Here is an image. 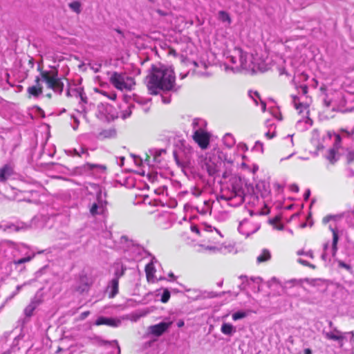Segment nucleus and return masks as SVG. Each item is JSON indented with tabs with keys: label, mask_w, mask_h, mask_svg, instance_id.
Returning <instances> with one entry per match:
<instances>
[{
	"label": "nucleus",
	"mask_w": 354,
	"mask_h": 354,
	"mask_svg": "<svg viewBox=\"0 0 354 354\" xmlns=\"http://www.w3.org/2000/svg\"><path fill=\"white\" fill-rule=\"evenodd\" d=\"M266 136L267 138H268L269 139H270V138H273L274 135H273V134H272V135H271L270 132H267V133H266Z\"/></svg>",
	"instance_id": "obj_64"
},
{
	"label": "nucleus",
	"mask_w": 354,
	"mask_h": 354,
	"mask_svg": "<svg viewBox=\"0 0 354 354\" xmlns=\"http://www.w3.org/2000/svg\"><path fill=\"white\" fill-rule=\"evenodd\" d=\"M291 190L294 191L295 192H299V187L296 185H291Z\"/></svg>",
	"instance_id": "obj_57"
},
{
	"label": "nucleus",
	"mask_w": 354,
	"mask_h": 354,
	"mask_svg": "<svg viewBox=\"0 0 354 354\" xmlns=\"http://www.w3.org/2000/svg\"><path fill=\"white\" fill-rule=\"evenodd\" d=\"M102 93H103V95L107 96L109 98H110L112 100H115L117 97V95L115 93H111V95H108L105 91H102Z\"/></svg>",
	"instance_id": "obj_49"
},
{
	"label": "nucleus",
	"mask_w": 354,
	"mask_h": 354,
	"mask_svg": "<svg viewBox=\"0 0 354 354\" xmlns=\"http://www.w3.org/2000/svg\"><path fill=\"white\" fill-rule=\"evenodd\" d=\"M106 205L105 195L102 196V192L100 190L96 195L95 201L91 205L90 213L92 216L101 214L103 213Z\"/></svg>",
	"instance_id": "obj_7"
},
{
	"label": "nucleus",
	"mask_w": 354,
	"mask_h": 354,
	"mask_svg": "<svg viewBox=\"0 0 354 354\" xmlns=\"http://www.w3.org/2000/svg\"><path fill=\"white\" fill-rule=\"evenodd\" d=\"M131 106H129L128 107V110H126L123 112L122 117V118L125 119V118L129 117L131 115Z\"/></svg>",
	"instance_id": "obj_47"
},
{
	"label": "nucleus",
	"mask_w": 354,
	"mask_h": 354,
	"mask_svg": "<svg viewBox=\"0 0 354 354\" xmlns=\"http://www.w3.org/2000/svg\"><path fill=\"white\" fill-rule=\"evenodd\" d=\"M125 270L126 268L124 267L123 265L116 263L115 266V272L113 279H117L118 281H119V279L124 275Z\"/></svg>",
	"instance_id": "obj_27"
},
{
	"label": "nucleus",
	"mask_w": 354,
	"mask_h": 354,
	"mask_svg": "<svg viewBox=\"0 0 354 354\" xmlns=\"http://www.w3.org/2000/svg\"><path fill=\"white\" fill-rule=\"evenodd\" d=\"M30 283L29 282H25L24 284L22 285H18L17 287H16V290L8 297L9 299H12L15 295H17L19 292L20 290H21V288L27 285V284H29Z\"/></svg>",
	"instance_id": "obj_41"
},
{
	"label": "nucleus",
	"mask_w": 354,
	"mask_h": 354,
	"mask_svg": "<svg viewBox=\"0 0 354 354\" xmlns=\"http://www.w3.org/2000/svg\"><path fill=\"white\" fill-rule=\"evenodd\" d=\"M304 354H312V351L310 348H306L304 350Z\"/></svg>",
	"instance_id": "obj_61"
},
{
	"label": "nucleus",
	"mask_w": 354,
	"mask_h": 354,
	"mask_svg": "<svg viewBox=\"0 0 354 354\" xmlns=\"http://www.w3.org/2000/svg\"><path fill=\"white\" fill-rule=\"evenodd\" d=\"M338 266L340 268H343L346 269L348 271H351L352 270V268H351V266L350 265L346 264V263H345L344 262H343L342 261H338Z\"/></svg>",
	"instance_id": "obj_44"
},
{
	"label": "nucleus",
	"mask_w": 354,
	"mask_h": 354,
	"mask_svg": "<svg viewBox=\"0 0 354 354\" xmlns=\"http://www.w3.org/2000/svg\"><path fill=\"white\" fill-rule=\"evenodd\" d=\"M246 315H247L246 313L239 311V312L234 313L232 315V319L234 320H238V319L244 318L245 317H246Z\"/></svg>",
	"instance_id": "obj_40"
},
{
	"label": "nucleus",
	"mask_w": 354,
	"mask_h": 354,
	"mask_svg": "<svg viewBox=\"0 0 354 354\" xmlns=\"http://www.w3.org/2000/svg\"><path fill=\"white\" fill-rule=\"evenodd\" d=\"M85 167H88L89 169H93L94 167H96L97 165H91V164H86V165H85Z\"/></svg>",
	"instance_id": "obj_63"
},
{
	"label": "nucleus",
	"mask_w": 354,
	"mask_h": 354,
	"mask_svg": "<svg viewBox=\"0 0 354 354\" xmlns=\"http://www.w3.org/2000/svg\"><path fill=\"white\" fill-rule=\"evenodd\" d=\"M34 257H35V254H32V256H28V257H26L24 258L19 259L18 260H15L13 261V263L15 265L25 263L30 261L33 259Z\"/></svg>",
	"instance_id": "obj_37"
},
{
	"label": "nucleus",
	"mask_w": 354,
	"mask_h": 354,
	"mask_svg": "<svg viewBox=\"0 0 354 354\" xmlns=\"http://www.w3.org/2000/svg\"><path fill=\"white\" fill-rule=\"evenodd\" d=\"M69 8L76 12L77 14H80L82 11L81 9V3L79 1H74L68 4Z\"/></svg>",
	"instance_id": "obj_31"
},
{
	"label": "nucleus",
	"mask_w": 354,
	"mask_h": 354,
	"mask_svg": "<svg viewBox=\"0 0 354 354\" xmlns=\"http://www.w3.org/2000/svg\"><path fill=\"white\" fill-rule=\"evenodd\" d=\"M218 19L223 23L230 26L232 23V19L228 12L224 10H220L218 12Z\"/></svg>",
	"instance_id": "obj_21"
},
{
	"label": "nucleus",
	"mask_w": 354,
	"mask_h": 354,
	"mask_svg": "<svg viewBox=\"0 0 354 354\" xmlns=\"http://www.w3.org/2000/svg\"><path fill=\"white\" fill-rule=\"evenodd\" d=\"M258 146L261 147V151H263V144L259 141H257L255 143V147H258Z\"/></svg>",
	"instance_id": "obj_59"
},
{
	"label": "nucleus",
	"mask_w": 354,
	"mask_h": 354,
	"mask_svg": "<svg viewBox=\"0 0 354 354\" xmlns=\"http://www.w3.org/2000/svg\"><path fill=\"white\" fill-rule=\"evenodd\" d=\"M271 259V254L267 249H263L261 254L257 257V261L258 263L266 262Z\"/></svg>",
	"instance_id": "obj_23"
},
{
	"label": "nucleus",
	"mask_w": 354,
	"mask_h": 354,
	"mask_svg": "<svg viewBox=\"0 0 354 354\" xmlns=\"http://www.w3.org/2000/svg\"><path fill=\"white\" fill-rule=\"evenodd\" d=\"M14 174V167L10 164H6L0 167V183H5Z\"/></svg>",
	"instance_id": "obj_15"
},
{
	"label": "nucleus",
	"mask_w": 354,
	"mask_h": 354,
	"mask_svg": "<svg viewBox=\"0 0 354 354\" xmlns=\"http://www.w3.org/2000/svg\"><path fill=\"white\" fill-rule=\"evenodd\" d=\"M95 324L97 326L107 325L112 327H118L121 324V320L119 319L100 317L95 321Z\"/></svg>",
	"instance_id": "obj_17"
},
{
	"label": "nucleus",
	"mask_w": 354,
	"mask_h": 354,
	"mask_svg": "<svg viewBox=\"0 0 354 354\" xmlns=\"http://www.w3.org/2000/svg\"><path fill=\"white\" fill-rule=\"evenodd\" d=\"M270 68L268 58L263 59L261 56L258 54L254 55V70L253 71H259L264 72Z\"/></svg>",
	"instance_id": "obj_12"
},
{
	"label": "nucleus",
	"mask_w": 354,
	"mask_h": 354,
	"mask_svg": "<svg viewBox=\"0 0 354 354\" xmlns=\"http://www.w3.org/2000/svg\"><path fill=\"white\" fill-rule=\"evenodd\" d=\"M323 335L327 339L337 341L340 344V346L343 344V340L344 336L342 333L338 330L337 328H333L332 331H323Z\"/></svg>",
	"instance_id": "obj_14"
},
{
	"label": "nucleus",
	"mask_w": 354,
	"mask_h": 354,
	"mask_svg": "<svg viewBox=\"0 0 354 354\" xmlns=\"http://www.w3.org/2000/svg\"><path fill=\"white\" fill-rule=\"evenodd\" d=\"M248 95L251 99H252L256 105H258V100H259L260 101L261 100L259 93L257 91L253 92L252 91H250L248 92Z\"/></svg>",
	"instance_id": "obj_35"
},
{
	"label": "nucleus",
	"mask_w": 354,
	"mask_h": 354,
	"mask_svg": "<svg viewBox=\"0 0 354 354\" xmlns=\"http://www.w3.org/2000/svg\"><path fill=\"white\" fill-rule=\"evenodd\" d=\"M199 164L203 171H205L209 176H213L219 171L222 162L216 154L208 153L201 158Z\"/></svg>",
	"instance_id": "obj_4"
},
{
	"label": "nucleus",
	"mask_w": 354,
	"mask_h": 354,
	"mask_svg": "<svg viewBox=\"0 0 354 354\" xmlns=\"http://www.w3.org/2000/svg\"><path fill=\"white\" fill-rule=\"evenodd\" d=\"M145 272H146L147 278L148 280H149L150 278L153 276V274L155 272V269H154L152 263H149L146 266Z\"/></svg>",
	"instance_id": "obj_32"
},
{
	"label": "nucleus",
	"mask_w": 354,
	"mask_h": 354,
	"mask_svg": "<svg viewBox=\"0 0 354 354\" xmlns=\"http://www.w3.org/2000/svg\"><path fill=\"white\" fill-rule=\"evenodd\" d=\"M254 55H249L243 52V64L241 65V69L252 71L254 70Z\"/></svg>",
	"instance_id": "obj_18"
},
{
	"label": "nucleus",
	"mask_w": 354,
	"mask_h": 354,
	"mask_svg": "<svg viewBox=\"0 0 354 354\" xmlns=\"http://www.w3.org/2000/svg\"><path fill=\"white\" fill-rule=\"evenodd\" d=\"M223 142L227 147H232L235 144V140L231 134L226 133L223 138Z\"/></svg>",
	"instance_id": "obj_29"
},
{
	"label": "nucleus",
	"mask_w": 354,
	"mask_h": 354,
	"mask_svg": "<svg viewBox=\"0 0 354 354\" xmlns=\"http://www.w3.org/2000/svg\"><path fill=\"white\" fill-rule=\"evenodd\" d=\"M310 195V191L309 189H308L306 192V193L304 194V200L307 201L309 198Z\"/></svg>",
	"instance_id": "obj_55"
},
{
	"label": "nucleus",
	"mask_w": 354,
	"mask_h": 354,
	"mask_svg": "<svg viewBox=\"0 0 354 354\" xmlns=\"http://www.w3.org/2000/svg\"><path fill=\"white\" fill-rule=\"evenodd\" d=\"M292 102L294 106L297 110H299V112L302 111V109L304 107V105L302 103L298 102V97L296 95H292Z\"/></svg>",
	"instance_id": "obj_36"
},
{
	"label": "nucleus",
	"mask_w": 354,
	"mask_h": 354,
	"mask_svg": "<svg viewBox=\"0 0 354 354\" xmlns=\"http://www.w3.org/2000/svg\"><path fill=\"white\" fill-rule=\"evenodd\" d=\"M324 104L326 107H329L330 106V101L325 99L324 100Z\"/></svg>",
	"instance_id": "obj_58"
},
{
	"label": "nucleus",
	"mask_w": 354,
	"mask_h": 354,
	"mask_svg": "<svg viewBox=\"0 0 354 354\" xmlns=\"http://www.w3.org/2000/svg\"><path fill=\"white\" fill-rule=\"evenodd\" d=\"M261 110L263 112L266 111V104L264 101L261 100Z\"/></svg>",
	"instance_id": "obj_54"
},
{
	"label": "nucleus",
	"mask_w": 354,
	"mask_h": 354,
	"mask_svg": "<svg viewBox=\"0 0 354 354\" xmlns=\"http://www.w3.org/2000/svg\"><path fill=\"white\" fill-rule=\"evenodd\" d=\"M145 84L151 95H157L160 91L176 92L178 90L173 68L160 64L151 65L145 77Z\"/></svg>",
	"instance_id": "obj_1"
},
{
	"label": "nucleus",
	"mask_w": 354,
	"mask_h": 354,
	"mask_svg": "<svg viewBox=\"0 0 354 354\" xmlns=\"http://www.w3.org/2000/svg\"><path fill=\"white\" fill-rule=\"evenodd\" d=\"M211 202L209 201H205L203 202V206L201 208V212L203 214L211 212Z\"/></svg>",
	"instance_id": "obj_34"
},
{
	"label": "nucleus",
	"mask_w": 354,
	"mask_h": 354,
	"mask_svg": "<svg viewBox=\"0 0 354 354\" xmlns=\"http://www.w3.org/2000/svg\"><path fill=\"white\" fill-rule=\"evenodd\" d=\"M89 315H90L89 311L83 312L82 313H81V315L80 316V319L81 320H83V319H86V317H87Z\"/></svg>",
	"instance_id": "obj_50"
},
{
	"label": "nucleus",
	"mask_w": 354,
	"mask_h": 354,
	"mask_svg": "<svg viewBox=\"0 0 354 354\" xmlns=\"http://www.w3.org/2000/svg\"><path fill=\"white\" fill-rule=\"evenodd\" d=\"M201 246L203 247L205 250H208L210 252H213V253H216V252H220L221 250V247L216 245H207V246L201 245Z\"/></svg>",
	"instance_id": "obj_38"
},
{
	"label": "nucleus",
	"mask_w": 354,
	"mask_h": 354,
	"mask_svg": "<svg viewBox=\"0 0 354 354\" xmlns=\"http://www.w3.org/2000/svg\"><path fill=\"white\" fill-rule=\"evenodd\" d=\"M109 81L111 84L120 91L131 90L135 84L132 77H129L125 73L118 72H113L111 74Z\"/></svg>",
	"instance_id": "obj_5"
},
{
	"label": "nucleus",
	"mask_w": 354,
	"mask_h": 354,
	"mask_svg": "<svg viewBox=\"0 0 354 354\" xmlns=\"http://www.w3.org/2000/svg\"><path fill=\"white\" fill-rule=\"evenodd\" d=\"M44 82L48 88L52 89L54 92L61 94L64 89V84L58 76L57 70L41 71L40 75L35 78L36 85L29 86L27 88L28 97H38L42 94L43 88L40 85V82Z\"/></svg>",
	"instance_id": "obj_2"
},
{
	"label": "nucleus",
	"mask_w": 354,
	"mask_h": 354,
	"mask_svg": "<svg viewBox=\"0 0 354 354\" xmlns=\"http://www.w3.org/2000/svg\"><path fill=\"white\" fill-rule=\"evenodd\" d=\"M248 225V222L246 221H243L241 222L239 226V231L242 234H245L247 236L249 235V232H245L244 229Z\"/></svg>",
	"instance_id": "obj_42"
},
{
	"label": "nucleus",
	"mask_w": 354,
	"mask_h": 354,
	"mask_svg": "<svg viewBox=\"0 0 354 354\" xmlns=\"http://www.w3.org/2000/svg\"><path fill=\"white\" fill-rule=\"evenodd\" d=\"M342 138L339 135L335 136V141L334 145L330 148L327 154L325 156L326 158L331 163L334 164L339 158L338 149L340 147Z\"/></svg>",
	"instance_id": "obj_10"
},
{
	"label": "nucleus",
	"mask_w": 354,
	"mask_h": 354,
	"mask_svg": "<svg viewBox=\"0 0 354 354\" xmlns=\"http://www.w3.org/2000/svg\"><path fill=\"white\" fill-rule=\"evenodd\" d=\"M172 324V322H160L149 327L150 333L155 336L162 335Z\"/></svg>",
	"instance_id": "obj_13"
},
{
	"label": "nucleus",
	"mask_w": 354,
	"mask_h": 354,
	"mask_svg": "<svg viewBox=\"0 0 354 354\" xmlns=\"http://www.w3.org/2000/svg\"><path fill=\"white\" fill-rule=\"evenodd\" d=\"M218 295L215 292H211L209 294V297H217Z\"/></svg>",
	"instance_id": "obj_62"
},
{
	"label": "nucleus",
	"mask_w": 354,
	"mask_h": 354,
	"mask_svg": "<svg viewBox=\"0 0 354 354\" xmlns=\"http://www.w3.org/2000/svg\"><path fill=\"white\" fill-rule=\"evenodd\" d=\"M243 51L239 48H234L227 57L232 64V69L234 71H239L241 69L243 64Z\"/></svg>",
	"instance_id": "obj_8"
},
{
	"label": "nucleus",
	"mask_w": 354,
	"mask_h": 354,
	"mask_svg": "<svg viewBox=\"0 0 354 354\" xmlns=\"http://www.w3.org/2000/svg\"><path fill=\"white\" fill-rule=\"evenodd\" d=\"M28 228V225H26L24 223H17L15 224L12 223V224L5 226V227L3 228V230L6 231L7 229H10V230H13L16 232H18L19 230H26Z\"/></svg>",
	"instance_id": "obj_24"
},
{
	"label": "nucleus",
	"mask_w": 354,
	"mask_h": 354,
	"mask_svg": "<svg viewBox=\"0 0 354 354\" xmlns=\"http://www.w3.org/2000/svg\"><path fill=\"white\" fill-rule=\"evenodd\" d=\"M74 122H75V125L73 126V129L74 130H77L80 122H79V120L76 118H74Z\"/></svg>",
	"instance_id": "obj_51"
},
{
	"label": "nucleus",
	"mask_w": 354,
	"mask_h": 354,
	"mask_svg": "<svg viewBox=\"0 0 354 354\" xmlns=\"http://www.w3.org/2000/svg\"><path fill=\"white\" fill-rule=\"evenodd\" d=\"M170 296H171V294H170L169 290L168 289L165 288L163 290V292L161 295L160 301L162 303H167L169 301Z\"/></svg>",
	"instance_id": "obj_39"
},
{
	"label": "nucleus",
	"mask_w": 354,
	"mask_h": 354,
	"mask_svg": "<svg viewBox=\"0 0 354 354\" xmlns=\"http://www.w3.org/2000/svg\"><path fill=\"white\" fill-rule=\"evenodd\" d=\"M134 101L136 102H137L138 104H141V105H143L145 106V107H144V111L145 112H148L149 109H150V106L149 105V104L150 103V101L151 100L150 99H145V98H143L140 96H135L134 97Z\"/></svg>",
	"instance_id": "obj_26"
},
{
	"label": "nucleus",
	"mask_w": 354,
	"mask_h": 354,
	"mask_svg": "<svg viewBox=\"0 0 354 354\" xmlns=\"http://www.w3.org/2000/svg\"><path fill=\"white\" fill-rule=\"evenodd\" d=\"M177 326L178 327L180 328V327H183L184 326V322L183 320H180L178 323H177Z\"/></svg>",
	"instance_id": "obj_60"
},
{
	"label": "nucleus",
	"mask_w": 354,
	"mask_h": 354,
	"mask_svg": "<svg viewBox=\"0 0 354 354\" xmlns=\"http://www.w3.org/2000/svg\"><path fill=\"white\" fill-rule=\"evenodd\" d=\"M91 283L92 282L91 279L86 275L82 274L80 275L76 281L74 289L76 292L82 294L88 291Z\"/></svg>",
	"instance_id": "obj_9"
},
{
	"label": "nucleus",
	"mask_w": 354,
	"mask_h": 354,
	"mask_svg": "<svg viewBox=\"0 0 354 354\" xmlns=\"http://www.w3.org/2000/svg\"><path fill=\"white\" fill-rule=\"evenodd\" d=\"M298 262L304 266H309V267H312V268H314L315 266L311 265L310 263H309L308 261H306V260H304L302 259H298Z\"/></svg>",
	"instance_id": "obj_48"
},
{
	"label": "nucleus",
	"mask_w": 354,
	"mask_h": 354,
	"mask_svg": "<svg viewBox=\"0 0 354 354\" xmlns=\"http://www.w3.org/2000/svg\"><path fill=\"white\" fill-rule=\"evenodd\" d=\"M118 284L119 281L117 279H113L109 286L108 289L111 290L109 292V297L113 298L118 293Z\"/></svg>",
	"instance_id": "obj_20"
},
{
	"label": "nucleus",
	"mask_w": 354,
	"mask_h": 354,
	"mask_svg": "<svg viewBox=\"0 0 354 354\" xmlns=\"http://www.w3.org/2000/svg\"><path fill=\"white\" fill-rule=\"evenodd\" d=\"M75 93L76 97H80L81 101L84 103L87 102V97L83 91L82 88H77L73 91Z\"/></svg>",
	"instance_id": "obj_30"
},
{
	"label": "nucleus",
	"mask_w": 354,
	"mask_h": 354,
	"mask_svg": "<svg viewBox=\"0 0 354 354\" xmlns=\"http://www.w3.org/2000/svg\"><path fill=\"white\" fill-rule=\"evenodd\" d=\"M80 156L82 154H85V155H86V156H88V155H89L87 149H84V148H81V151L80 152Z\"/></svg>",
	"instance_id": "obj_52"
},
{
	"label": "nucleus",
	"mask_w": 354,
	"mask_h": 354,
	"mask_svg": "<svg viewBox=\"0 0 354 354\" xmlns=\"http://www.w3.org/2000/svg\"><path fill=\"white\" fill-rule=\"evenodd\" d=\"M191 230L193 232H195V233L199 234H201V235L204 237H207V234L208 232H214L216 235L221 236L219 231L215 228H212V226H210V225H204L202 231H201L196 225H192V226H191Z\"/></svg>",
	"instance_id": "obj_19"
},
{
	"label": "nucleus",
	"mask_w": 354,
	"mask_h": 354,
	"mask_svg": "<svg viewBox=\"0 0 354 354\" xmlns=\"http://www.w3.org/2000/svg\"><path fill=\"white\" fill-rule=\"evenodd\" d=\"M149 153L153 157V162H160V161H161L160 156L162 153H166V150L153 149H150L149 151Z\"/></svg>",
	"instance_id": "obj_22"
},
{
	"label": "nucleus",
	"mask_w": 354,
	"mask_h": 354,
	"mask_svg": "<svg viewBox=\"0 0 354 354\" xmlns=\"http://www.w3.org/2000/svg\"><path fill=\"white\" fill-rule=\"evenodd\" d=\"M346 159L348 163H351L354 161V151H348L346 154Z\"/></svg>",
	"instance_id": "obj_43"
},
{
	"label": "nucleus",
	"mask_w": 354,
	"mask_h": 354,
	"mask_svg": "<svg viewBox=\"0 0 354 354\" xmlns=\"http://www.w3.org/2000/svg\"><path fill=\"white\" fill-rule=\"evenodd\" d=\"M339 216L338 215H328L325 217H324L323 218V223L324 224H326L327 223H328L330 221H331L333 217H338Z\"/></svg>",
	"instance_id": "obj_46"
},
{
	"label": "nucleus",
	"mask_w": 354,
	"mask_h": 354,
	"mask_svg": "<svg viewBox=\"0 0 354 354\" xmlns=\"http://www.w3.org/2000/svg\"><path fill=\"white\" fill-rule=\"evenodd\" d=\"M102 342L104 344H109L115 345V350L113 351L110 354H120V347L117 340H113L112 342L103 341Z\"/></svg>",
	"instance_id": "obj_33"
},
{
	"label": "nucleus",
	"mask_w": 354,
	"mask_h": 354,
	"mask_svg": "<svg viewBox=\"0 0 354 354\" xmlns=\"http://www.w3.org/2000/svg\"><path fill=\"white\" fill-rule=\"evenodd\" d=\"M70 153L71 155H75V156H80V152L75 149H74L73 151H70Z\"/></svg>",
	"instance_id": "obj_56"
},
{
	"label": "nucleus",
	"mask_w": 354,
	"mask_h": 354,
	"mask_svg": "<svg viewBox=\"0 0 354 354\" xmlns=\"http://www.w3.org/2000/svg\"><path fill=\"white\" fill-rule=\"evenodd\" d=\"M245 192L243 183L240 178L233 176L230 179L229 183L221 189L218 198L229 201L232 206H237L244 201Z\"/></svg>",
	"instance_id": "obj_3"
},
{
	"label": "nucleus",
	"mask_w": 354,
	"mask_h": 354,
	"mask_svg": "<svg viewBox=\"0 0 354 354\" xmlns=\"http://www.w3.org/2000/svg\"><path fill=\"white\" fill-rule=\"evenodd\" d=\"M221 331L225 335H232L236 332V328L231 324L223 323L221 326Z\"/></svg>",
	"instance_id": "obj_25"
},
{
	"label": "nucleus",
	"mask_w": 354,
	"mask_h": 354,
	"mask_svg": "<svg viewBox=\"0 0 354 354\" xmlns=\"http://www.w3.org/2000/svg\"><path fill=\"white\" fill-rule=\"evenodd\" d=\"M330 230L333 233V243H332V248L330 249V253L328 252V249L329 247V243H326L324 245V252L322 254V259L324 261H327L329 259L330 254L333 257H335L337 250V242L339 240L338 233L337 230L335 228H333L331 225L329 226Z\"/></svg>",
	"instance_id": "obj_6"
},
{
	"label": "nucleus",
	"mask_w": 354,
	"mask_h": 354,
	"mask_svg": "<svg viewBox=\"0 0 354 354\" xmlns=\"http://www.w3.org/2000/svg\"><path fill=\"white\" fill-rule=\"evenodd\" d=\"M298 255H306L310 258H313V253L312 251H308L307 252H304L303 250H299L297 252Z\"/></svg>",
	"instance_id": "obj_45"
},
{
	"label": "nucleus",
	"mask_w": 354,
	"mask_h": 354,
	"mask_svg": "<svg viewBox=\"0 0 354 354\" xmlns=\"http://www.w3.org/2000/svg\"><path fill=\"white\" fill-rule=\"evenodd\" d=\"M41 302L42 299L39 297L35 296L32 298L30 303L24 309L25 315L28 317H31L34 310L41 304Z\"/></svg>",
	"instance_id": "obj_16"
},
{
	"label": "nucleus",
	"mask_w": 354,
	"mask_h": 354,
	"mask_svg": "<svg viewBox=\"0 0 354 354\" xmlns=\"http://www.w3.org/2000/svg\"><path fill=\"white\" fill-rule=\"evenodd\" d=\"M193 138L202 149H206L209 145V136L207 133L202 130H196L194 133Z\"/></svg>",
	"instance_id": "obj_11"
},
{
	"label": "nucleus",
	"mask_w": 354,
	"mask_h": 354,
	"mask_svg": "<svg viewBox=\"0 0 354 354\" xmlns=\"http://www.w3.org/2000/svg\"><path fill=\"white\" fill-rule=\"evenodd\" d=\"M115 130L113 129H110L102 131L99 134V137L102 138H111L115 137Z\"/></svg>",
	"instance_id": "obj_28"
},
{
	"label": "nucleus",
	"mask_w": 354,
	"mask_h": 354,
	"mask_svg": "<svg viewBox=\"0 0 354 354\" xmlns=\"http://www.w3.org/2000/svg\"><path fill=\"white\" fill-rule=\"evenodd\" d=\"M303 94H306L308 93V86L306 85H303L301 86Z\"/></svg>",
	"instance_id": "obj_53"
}]
</instances>
